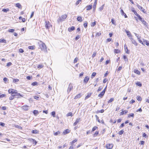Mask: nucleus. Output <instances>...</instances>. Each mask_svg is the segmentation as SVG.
I'll list each match as a JSON object with an SVG mask.
<instances>
[{"instance_id":"1","label":"nucleus","mask_w":149,"mask_h":149,"mask_svg":"<svg viewBox=\"0 0 149 149\" xmlns=\"http://www.w3.org/2000/svg\"><path fill=\"white\" fill-rule=\"evenodd\" d=\"M39 47L41 50L45 52H47V47L45 44L44 42L41 41H40L38 42Z\"/></svg>"},{"instance_id":"2","label":"nucleus","mask_w":149,"mask_h":149,"mask_svg":"<svg viewBox=\"0 0 149 149\" xmlns=\"http://www.w3.org/2000/svg\"><path fill=\"white\" fill-rule=\"evenodd\" d=\"M73 86L71 83H70L68 86V89L67 90V92L69 93L70 91L73 89Z\"/></svg>"},{"instance_id":"3","label":"nucleus","mask_w":149,"mask_h":149,"mask_svg":"<svg viewBox=\"0 0 149 149\" xmlns=\"http://www.w3.org/2000/svg\"><path fill=\"white\" fill-rule=\"evenodd\" d=\"M138 18L145 25L147 26V22L144 20L143 18H142L140 16L138 17Z\"/></svg>"},{"instance_id":"4","label":"nucleus","mask_w":149,"mask_h":149,"mask_svg":"<svg viewBox=\"0 0 149 149\" xmlns=\"http://www.w3.org/2000/svg\"><path fill=\"white\" fill-rule=\"evenodd\" d=\"M137 6L138 8L141 10V11L143 12L144 13H146V12L145 11V9H144L142 6L139 5L138 4H137Z\"/></svg>"},{"instance_id":"5","label":"nucleus","mask_w":149,"mask_h":149,"mask_svg":"<svg viewBox=\"0 0 149 149\" xmlns=\"http://www.w3.org/2000/svg\"><path fill=\"white\" fill-rule=\"evenodd\" d=\"M113 146L112 143L108 144L106 145V147L108 149H111L113 148Z\"/></svg>"},{"instance_id":"6","label":"nucleus","mask_w":149,"mask_h":149,"mask_svg":"<svg viewBox=\"0 0 149 149\" xmlns=\"http://www.w3.org/2000/svg\"><path fill=\"white\" fill-rule=\"evenodd\" d=\"M13 94H17V95H20L21 97H23V96L20 94L19 93L17 92V91L14 89H13Z\"/></svg>"},{"instance_id":"7","label":"nucleus","mask_w":149,"mask_h":149,"mask_svg":"<svg viewBox=\"0 0 149 149\" xmlns=\"http://www.w3.org/2000/svg\"><path fill=\"white\" fill-rule=\"evenodd\" d=\"M46 24L45 25L46 28L47 29H49L50 26V24L49 23V21L47 22L46 21L45 22Z\"/></svg>"},{"instance_id":"8","label":"nucleus","mask_w":149,"mask_h":149,"mask_svg":"<svg viewBox=\"0 0 149 149\" xmlns=\"http://www.w3.org/2000/svg\"><path fill=\"white\" fill-rule=\"evenodd\" d=\"M130 39L132 44H134L135 45L137 46L138 45L134 39L131 37L130 38Z\"/></svg>"},{"instance_id":"9","label":"nucleus","mask_w":149,"mask_h":149,"mask_svg":"<svg viewBox=\"0 0 149 149\" xmlns=\"http://www.w3.org/2000/svg\"><path fill=\"white\" fill-rule=\"evenodd\" d=\"M89 77H88V76H87V77H86L84 79V82L85 83V84H86L87 83V82H88L89 80Z\"/></svg>"},{"instance_id":"10","label":"nucleus","mask_w":149,"mask_h":149,"mask_svg":"<svg viewBox=\"0 0 149 149\" xmlns=\"http://www.w3.org/2000/svg\"><path fill=\"white\" fill-rule=\"evenodd\" d=\"M132 11L133 12L134 14L136 15L137 17H138L140 16V15L138 14L136 11L134 9V8H133L132 9Z\"/></svg>"},{"instance_id":"11","label":"nucleus","mask_w":149,"mask_h":149,"mask_svg":"<svg viewBox=\"0 0 149 149\" xmlns=\"http://www.w3.org/2000/svg\"><path fill=\"white\" fill-rule=\"evenodd\" d=\"M120 13H121V14L122 15H124V16L125 18H126L127 17V15H126V14L124 12L123 10H122V9H121V10Z\"/></svg>"},{"instance_id":"12","label":"nucleus","mask_w":149,"mask_h":149,"mask_svg":"<svg viewBox=\"0 0 149 149\" xmlns=\"http://www.w3.org/2000/svg\"><path fill=\"white\" fill-rule=\"evenodd\" d=\"M29 106L27 105L23 106L22 107V109L25 111H27L29 109Z\"/></svg>"},{"instance_id":"13","label":"nucleus","mask_w":149,"mask_h":149,"mask_svg":"<svg viewBox=\"0 0 149 149\" xmlns=\"http://www.w3.org/2000/svg\"><path fill=\"white\" fill-rule=\"evenodd\" d=\"M75 29V27L72 26L71 27H69L68 29V30L69 32H71Z\"/></svg>"},{"instance_id":"14","label":"nucleus","mask_w":149,"mask_h":149,"mask_svg":"<svg viewBox=\"0 0 149 149\" xmlns=\"http://www.w3.org/2000/svg\"><path fill=\"white\" fill-rule=\"evenodd\" d=\"M143 42L144 45L146 44L147 45H149V41L145 39H143Z\"/></svg>"},{"instance_id":"15","label":"nucleus","mask_w":149,"mask_h":149,"mask_svg":"<svg viewBox=\"0 0 149 149\" xmlns=\"http://www.w3.org/2000/svg\"><path fill=\"white\" fill-rule=\"evenodd\" d=\"M124 47L125 49V51L126 53L127 54H129V52L128 51V49L127 46L126 44L124 45Z\"/></svg>"},{"instance_id":"16","label":"nucleus","mask_w":149,"mask_h":149,"mask_svg":"<svg viewBox=\"0 0 149 149\" xmlns=\"http://www.w3.org/2000/svg\"><path fill=\"white\" fill-rule=\"evenodd\" d=\"M80 120V118H79L78 119L77 118L76 120V121L73 124V125L74 126H75L77 123L79 122V120Z\"/></svg>"},{"instance_id":"17","label":"nucleus","mask_w":149,"mask_h":149,"mask_svg":"<svg viewBox=\"0 0 149 149\" xmlns=\"http://www.w3.org/2000/svg\"><path fill=\"white\" fill-rule=\"evenodd\" d=\"M13 80V82L14 83H16L19 81V80L17 79L12 78Z\"/></svg>"},{"instance_id":"18","label":"nucleus","mask_w":149,"mask_h":149,"mask_svg":"<svg viewBox=\"0 0 149 149\" xmlns=\"http://www.w3.org/2000/svg\"><path fill=\"white\" fill-rule=\"evenodd\" d=\"M70 131L68 129H66L63 132V134H66L70 132Z\"/></svg>"},{"instance_id":"19","label":"nucleus","mask_w":149,"mask_h":149,"mask_svg":"<svg viewBox=\"0 0 149 149\" xmlns=\"http://www.w3.org/2000/svg\"><path fill=\"white\" fill-rule=\"evenodd\" d=\"M67 17V15H63L61 16V18L63 19V20L65 19Z\"/></svg>"},{"instance_id":"20","label":"nucleus","mask_w":149,"mask_h":149,"mask_svg":"<svg viewBox=\"0 0 149 149\" xmlns=\"http://www.w3.org/2000/svg\"><path fill=\"white\" fill-rule=\"evenodd\" d=\"M15 6L16 7H18L19 8H22V6L19 3L16 4Z\"/></svg>"},{"instance_id":"21","label":"nucleus","mask_w":149,"mask_h":149,"mask_svg":"<svg viewBox=\"0 0 149 149\" xmlns=\"http://www.w3.org/2000/svg\"><path fill=\"white\" fill-rule=\"evenodd\" d=\"M104 94V93L102 92L100 94H99L98 95V96L99 97L102 98V97L103 96Z\"/></svg>"},{"instance_id":"22","label":"nucleus","mask_w":149,"mask_h":149,"mask_svg":"<svg viewBox=\"0 0 149 149\" xmlns=\"http://www.w3.org/2000/svg\"><path fill=\"white\" fill-rule=\"evenodd\" d=\"M86 10H89L91 9L92 8V5H89L87 6L86 7Z\"/></svg>"},{"instance_id":"23","label":"nucleus","mask_w":149,"mask_h":149,"mask_svg":"<svg viewBox=\"0 0 149 149\" xmlns=\"http://www.w3.org/2000/svg\"><path fill=\"white\" fill-rule=\"evenodd\" d=\"M77 20L80 22H81L82 21V17H81L79 16L77 18Z\"/></svg>"},{"instance_id":"24","label":"nucleus","mask_w":149,"mask_h":149,"mask_svg":"<svg viewBox=\"0 0 149 149\" xmlns=\"http://www.w3.org/2000/svg\"><path fill=\"white\" fill-rule=\"evenodd\" d=\"M28 49H30L33 50L35 49V46H29L28 47Z\"/></svg>"},{"instance_id":"25","label":"nucleus","mask_w":149,"mask_h":149,"mask_svg":"<svg viewBox=\"0 0 149 149\" xmlns=\"http://www.w3.org/2000/svg\"><path fill=\"white\" fill-rule=\"evenodd\" d=\"M92 94L91 93H88L87 95L85 97V99L86 100L90 97Z\"/></svg>"},{"instance_id":"26","label":"nucleus","mask_w":149,"mask_h":149,"mask_svg":"<svg viewBox=\"0 0 149 149\" xmlns=\"http://www.w3.org/2000/svg\"><path fill=\"white\" fill-rule=\"evenodd\" d=\"M81 94L80 93L79 94H78L75 96V97L74 98V99H77L78 98H79L81 97Z\"/></svg>"},{"instance_id":"27","label":"nucleus","mask_w":149,"mask_h":149,"mask_svg":"<svg viewBox=\"0 0 149 149\" xmlns=\"http://www.w3.org/2000/svg\"><path fill=\"white\" fill-rule=\"evenodd\" d=\"M62 21L63 19L61 18L60 17H59L57 20V22L59 24L60 22H61Z\"/></svg>"},{"instance_id":"28","label":"nucleus","mask_w":149,"mask_h":149,"mask_svg":"<svg viewBox=\"0 0 149 149\" xmlns=\"http://www.w3.org/2000/svg\"><path fill=\"white\" fill-rule=\"evenodd\" d=\"M126 32L128 36H132L131 35V33L129 31H126Z\"/></svg>"},{"instance_id":"29","label":"nucleus","mask_w":149,"mask_h":149,"mask_svg":"<svg viewBox=\"0 0 149 149\" xmlns=\"http://www.w3.org/2000/svg\"><path fill=\"white\" fill-rule=\"evenodd\" d=\"M134 72L136 74H140V72L139 70H134Z\"/></svg>"},{"instance_id":"30","label":"nucleus","mask_w":149,"mask_h":149,"mask_svg":"<svg viewBox=\"0 0 149 149\" xmlns=\"http://www.w3.org/2000/svg\"><path fill=\"white\" fill-rule=\"evenodd\" d=\"M6 41L4 39H0V43H6Z\"/></svg>"},{"instance_id":"31","label":"nucleus","mask_w":149,"mask_h":149,"mask_svg":"<svg viewBox=\"0 0 149 149\" xmlns=\"http://www.w3.org/2000/svg\"><path fill=\"white\" fill-rule=\"evenodd\" d=\"M136 85L139 86L140 87L142 86V84L140 82L138 81L136 83Z\"/></svg>"},{"instance_id":"32","label":"nucleus","mask_w":149,"mask_h":149,"mask_svg":"<svg viewBox=\"0 0 149 149\" xmlns=\"http://www.w3.org/2000/svg\"><path fill=\"white\" fill-rule=\"evenodd\" d=\"M9 10V9L8 8H7V9L4 8V9H3L2 10V11H3L5 13H7V12Z\"/></svg>"},{"instance_id":"33","label":"nucleus","mask_w":149,"mask_h":149,"mask_svg":"<svg viewBox=\"0 0 149 149\" xmlns=\"http://www.w3.org/2000/svg\"><path fill=\"white\" fill-rule=\"evenodd\" d=\"M38 113V111L36 110H34L33 111V113L35 116H36Z\"/></svg>"},{"instance_id":"34","label":"nucleus","mask_w":149,"mask_h":149,"mask_svg":"<svg viewBox=\"0 0 149 149\" xmlns=\"http://www.w3.org/2000/svg\"><path fill=\"white\" fill-rule=\"evenodd\" d=\"M31 132L33 134H37L38 133V131L36 130H33Z\"/></svg>"},{"instance_id":"35","label":"nucleus","mask_w":149,"mask_h":149,"mask_svg":"<svg viewBox=\"0 0 149 149\" xmlns=\"http://www.w3.org/2000/svg\"><path fill=\"white\" fill-rule=\"evenodd\" d=\"M104 110L103 109H102L100 110L97 111V112H96V113H103L104 112Z\"/></svg>"},{"instance_id":"36","label":"nucleus","mask_w":149,"mask_h":149,"mask_svg":"<svg viewBox=\"0 0 149 149\" xmlns=\"http://www.w3.org/2000/svg\"><path fill=\"white\" fill-rule=\"evenodd\" d=\"M134 114L133 113H130V114H129L128 115V118H130V117H132L133 118L134 117Z\"/></svg>"},{"instance_id":"37","label":"nucleus","mask_w":149,"mask_h":149,"mask_svg":"<svg viewBox=\"0 0 149 149\" xmlns=\"http://www.w3.org/2000/svg\"><path fill=\"white\" fill-rule=\"evenodd\" d=\"M96 4H95V3H94L93 6V11H95Z\"/></svg>"},{"instance_id":"38","label":"nucleus","mask_w":149,"mask_h":149,"mask_svg":"<svg viewBox=\"0 0 149 149\" xmlns=\"http://www.w3.org/2000/svg\"><path fill=\"white\" fill-rule=\"evenodd\" d=\"M13 89H9L8 91V92L9 93H11V95H13Z\"/></svg>"},{"instance_id":"39","label":"nucleus","mask_w":149,"mask_h":149,"mask_svg":"<svg viewBox=\"0 0 149 149\" xmlns=\"http://www.w3.org/2000/svg\"><path fill=\"white\" fill-rule=\"evenodd\" d=\"M3 80L4 81V82L5 83H6V82L8 81V78H7L6 77H4L3 78Z\"/></svg>"},{"instance_id":"40","label":"nucleus","mask_w":149,"mask_h":149,"mask_svg":"<svg viewBox=\"0 0 149 149\" xmlns=\"http://www.w3.org/2000/svg\"><path fill=\"white\" fill-rule=\"evenodd\" d=\"M51 115L53 116L54 117H55L56 113L54 111H52L51 112Z\"/></svg>"},{"instance_id":"41","label":"nucleus","mask_w":149,"mask_h":149,"mask_svg":"<svg viewBox=\"0 0 149 149\" xmlns=\"http://www.w3.org/2000/svg\"><path fill=\"white\" fill-rule=\"evenodd\" d=\"M96 73L95 72H93L92 73V74L91 75V78H93V77H94L96 75Z\"/></svg>"},{"instance_id":"42","label":"nucleus","mask_w":149,"mask_h":149,"mask_svg":"<svg viewBox=\"0 0 149 149\" xmlns=\"http://www.w3.org/2000/svg\"><path fill=\"white\" fill-rule=\"evenodd\" d=\"M138 101H141L142 100V98L140 96H137L136 97Z\"/></svg>"},{"instance_id":"43","label":"nucleus","mask_w":149,"mask_h":149,"mask_svg":"<svg viewBox=\"0 0 149 149\" xmlns=\"http://www.w3.org/2000/svg\"><path fill=\"white\" fill-rule=\"evenodd\" d=\"M128 111H122L121 113L122 115H123L127 113V112Z\"/></svg>"},{"instance_id":"44","label":"nucleus","mask_w":149,"mask_h":149,"mask_svg":"<svg viewBox=\"0 0 149 149\" xmlns=\"http://www.w3.org/2000/svg\"><path fill=\"white\" fill-rule=\"evenodd\" d=\"M77 141V140L75 139L73 141H72L71 142V144L72 145H73V144L75 143V142H76Z\"/></svg>"},{"instance_id":"45","label":"nucleus","mask_w":149,"mask_h":149,"mask_svg":"<svg viewBox=\"0 0 149 149\" xmlns=\"http://www.w3.org/2000/svg\"><path fill=\"white\" fill-rule=\"evenodd\" d=\"M140 38H138V41L142 45H144V44H143V41H142L140 39Z\"/></svg>"},{"instance_id":"46","label":"nucleus","mask_w":149,"mask_h":149,"mask_svg":"<svg viewBox=\"0 0 149 149\" xmlns=\"http://www.w3.org/2000/svg\"><path fill=\"white\" fill-rule=\"evenodd\" d=\"M81 1V0H78L75 3L76 5H78Z\"/></svg>"},{"instance_id":"47","label":"nucleus","mask_w":149,"mask_h":149,"mask_svg":"<svg viewBox=\"0 0 149 149\" xmlns=\"http://www.w3.org/2000/svg\"><path fill=\"white\" fill-rule=\"evenodd\" d=\"M111 22L114 25H116V23L115 22H114V20L113 19H111Z\"/></svg>"},{"instance_id":"48","label":"nucleus","mask_w":149,"mask_h":149,"mask_svg":"<svg viewBox=\"0 0 149 149\" xmlns=\"http://www.w3.org/2000/svg\"><path fill=\"white\" fill-rule=\"evenodd\" d=\"M95 117H96L97 120L98 121V122L100 123V120L99 119V117L97 115H95Z\"/></svg>"},{"instance_id":"49","label":"nucleus","mask_w":149,"mask_h":149,"mask_svg":"<svg viewBox=\"0 0 149 149\" xmlns=\"http://www.w3.org/2000/svg\"><path fill=\"white\" fill-rule=\"evenodd\" d=\"M124 131L123 130H122L120 131L118 133L120 135H121L124 132Z\"/></svg>"},{"instance_id":"50","label":"nucleus","mask_w":149,"mask_h":149,"mask_svg":"<svg viewBox=\"0 0 149 149\" xmlns=\"http://www.w3.org/2000/svg\"><path fill=\"white\" fill-rule=\"evenodd\" d=\"M114 52L116 53H118L120 52V51L118 49H115L114 50Z\"/></svg>"},{"instance_id":"51","label":"nucleus","mask_w":149,"mask_h":149,"mask_svg":"<svg viewBox=\"0 0 149 149\" xmlns=\"http://www.w3.org/2000/svg\"><path fill=\"white\" fill-rule=\"evenodd\" d=\"M114 98H111L108 101V103H110L113 102L114 100Z\"/></svg>"},{"instance_id":"52","label":"nucleus","mask_w":149,"mask_h":149,"mask_svg":"<svg viewBox=\"0 0 149 149\" xmlns=\"http://www.w3.org/2000/svg\"><path fill=\"white\" fill-rule=\"evenodd\" d=\"M98 132L96 131L95 133L93 134V136L94 137L96 136L98 134Z\"/></svg>"},{"instance_id":"53","label":"nucleus","mask_w":149,"mask_h":149,"mask_svg":"<svg viewBox=\"0 0 149 149\" xmlns=\"http://www.w3.org/2000/svg\"><path fill=\"white\" fill-rule=\"evenodd\" d=\"M104 6V4L102 6L100 7L99 9V10L100 11L102 10L103 9Z\"/></svg>"},{"instance_id":"54","label":"nucleus","mask_w":149,"mask_h":149,"mask_svg":"<svg viewBox=\"0 0 149 149\" xmlns=\"http://www.w3.org/2000/svg\"><path fill=\"white\" fill-rule=\"evenodd\" d=\"M67 116H72V113L71 112H69L66 115Z\"/></svg>"},{"instance_id":"55","label":"nucleus","mask_w":149,"mask_h":149,"mask_svg":"<svg viewBox=\"0 0 149 149\" xmlns=\"http://www.w3.org/2000/svg\"><path fill=\"white\" fill-rule=\"evenodd\" d=\"M87 24L88 23L87 22H86L84 24V26L85 28H86L87 27Z\"/></svg>"},{"instance_id":"56","label":"nucleus","mask_w":149,"mask_h":149,"mask_svg":"<svg viewBox=\"0 0 149 149\" xmlns=\"http://www.w3.org/2000/svg\"><path fill=\"white\" fill-rule=\"evenodd\" d=\"M15 31V30L13 29H10L8 30V31L9 32H13Z\"/></svg>"},{"instance_id":"57","label":"nucleus","mask_w":149,"mask_h":149,"mask_svg":"<svg viewBox=\"0 0 149 149\" xmlns=\"http://www.w3.org/2000/svg\"><path fill=\"white\" fill-rule=\"evenodd\" d=\"M97 128V127L95 126H94L92 129V132L95 131Z\"/></svg>"},{"instance_id":"58","label":"nucleus","mask_w":149,"mask_h":149,"mask_svg":"<svg viewBox=\"0 0 149 149\" xmlns=\"http://www.w3.org/2000/svg\"><path fill=\"white\" fill-rule=\"evenodd\" d=\"M101 35V33L100 32H97L96 33V36H99Z\"/></svg>"},{"instance_id":"59","label":"nucleus","mask_w":149,"mask_h":149,"mask_svg":"<svg viewBox=\"0 0 149 149\" xmlns=\"http://www.w3.org/2000/svg\"><path fill=\"white\" fill-rule=\"evenodd\" d=\"M102 89V86H100L98 89H97V91H100Z\"/></svg>"},{"instance_id":"60","label":"nucleus","mask_w":149,"mask_h":149,"mask_svg":"<svg viewBox=\"0 0 149 149\" xmlns=\"http://www.w3.org/2000/svg\"><path fill=\"white\" fill-rule=\"evenodd\" d=\"M37 82L36 81H35V82H34L32 83L31 84V85H32V86H35V85H37Z\"/></svg>"},{"instance_id":"61","label":"nucleus","mask_w":149,"mask_h":149,"mask_svg":"<svg viewBox=\"0 0 149 149\" xmlns=\"http://www.w3.org/2000/svg\"><path fill=\"white\" fill-rule=\"evenodd\" d=\"M96 24V23L95 22H93L91 23V26H95Z\"/></svg>"},{"instance_id":"62","label":"nucleus","mask_w":149,"mask_h":149,"mask_svg":"<svg viewBox=\"0 0 149 149\" xmlns=\"http://www.w3.org/2000/svg\"><path fill=\"white\" fill-rule=\"evenodd\" d=\"M96 54V52H93V53L92 55V57L93 58L95 56Z\"/></svg>"},{"instance_id":"63","label":"nucleus","mask_w":149,"mask_h":149,"mask_svg":"<svg viewBox=\"0 0 149 149\" xmlns=\"http://www.w3.org/2000/svg\"><path fill=\"white\" fill-rule=\"evenodd\" d=\"M80 38V36L79 35L77 36L75 38V40H77L79 39Z\"/></svg>"},{"instance_id":"64","label":"nucleus","mask_w":149,"mask_h":149,"mask_svg":"<svg viewBox=\"0 0 149 149\" xmlns=\"http://www.w3.org/2000/svg\"><path fill=\"white\" fill-rule=\"evenodd\" d=\"M19 52L21 53H23L24 52V50L22 49H19Z\"/></svg>"}]
</instances>
